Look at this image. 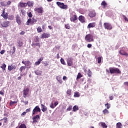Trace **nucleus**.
I'll return each instance as SVG.
<instances>
[{"mask_svg":"<svg viewBox=\"0 0 128 128\" xmlns=\"http://www.w3.org/2000/svg\"><path fill=\"white\" fill-rule=\"evenodd\" d=\"M106 72L108 74H110V72L111 74H120L122 73V72H120V69L116 68H110L109 70L108 69L106 70Z\"/></svg>","mask_w":128,"mask_h":128,"instance_id":"obj_1","label":"nucleus"},{"mask_svg":"<svg viewBox=\"0 0 128 128\" xmlns=\"http://www.w3.org/2000/svg\"><path fill=\"white\" fill-rule=\"evenodd\" d=\"M36 22H38V20L34 18H32V19L30 18H29L26 22V24L27 26H32V24H36Z\"/></svg>","mask_w":128,"mask_h":128,"instance_id":"obj_2","label":"nucleus"},{"mask_svg":"<svg viewBox=\"0 0 128 128\" xmlns=\"http://www.w3.org/2000/svg\"><path fill=\"white\" fill-rule=\"evenodd\" d=\"M128 50V48L126 47H122L120 48V50H119V54L122 56H128V53L126 52V51Z\"/></svg>","mask_w":128,"mask_h":128,"instance_id":"obj_3","label":"nucleus"},{"mask_svg":"<svg viewBox=\"0 0 128 128\" xmlns=\"http://www.w3.org/2000/svg\"><path fill=\"white\" fill-rule=\"evenodd\" d=\"M85 40L88 42H92L94 40V35L92 34H86L85 36Z\"/></svg>","mask_w":128,"mask_h":128,"instance_id":"obj_4","label":"nucleus"},{"mask_svg":"<svg viewBox=\"0 0 128 128\" xmlns=\"http://www.w3.org/2000/svg\"><path fill=\"white\" fill-rule=\"evenodd\" d=\"M70 20L72 22H76V20H78V16L74 12L70 14Z\"/></svg>","mask_w":128,"mask_h":128,"instance_id":"obj_5","label":"nucleus"},{"mask_svg":"<svg viewBox=\"0 0 128 128\" xmlns=\"http://www.w3.org/2000/svg\"><path fill=\"white\" fill-rule=\"evenodd\" d=\"M56 4L58 6H59V8H62V10H68V5H66L62 2H57Z\"/></svg>","mask_w":128,"mask_h":128,"instance_id":"obj_6","label":"nucleus"},{"mask_svg":"<svg viewBox=\"0 0 128 128\" xmlns=\"http://www.w3.org/2000/svg\"><path fill=\"white\" fill-rule=\"evenodd\" d=\"M104 26L106 30H112V26L108 22H104Z\"/></svg>","mask_w":128,"mask_h":128,"instance_id":"obj_7","label":"nucleus"},{"mask_svg":"<svg viewBox=\"0 0 128 128\" xmlns=\"http://www.w3.org/2000/svg\"><path fill=\"white\" fill-rule=\"evenodd\" d=\"M40 115H36V116H34L32 118V124H38V120H40Z\"/></svg>","mask_w":128,"mask_h":128,"instance_id":"obj_8","label":"nucleus"},{"mask_svg":"<svg viewBox=\"0 0 128 128\" xmlns=\"http://www.w3.org/2000/svg\"><path fill=\"white\" fill-rule=\"evenodd\" d=\"M22 64H24V66L27 67V68H32V66H32V62L30 60H23L22 61Z\"/></svg>","mask_w":128,"mask_h":128,"instance_id":"obj_9","label":"nucleus"},{"mask_svg":"<svg viewBox=\"0 0 128 128\" xmlns=\"http://www.w3.org/2000/svg\"><path fill=\"white\" fill-rule=\"evenodd\" d=\"M38 112H40V108L38 106H36L32 110V114L34 116Z\"/></svg>","mask_w":128,"mask_h":128,"instance_id":"obj_10","label":"nucleus"},{"mask_svg":"<svg viewBox=\"0 0 128 128\" xmlns=\"http://www.w3.org/2000/svg\"><path fill=\"white\" fill-rule=\"evenodd\" d=\"M30 93V88H26L23 90V96L26 98Z\"/></svg>","mask_w":128,"mask_h":128,"instance_id":"obj_11","label":"nucleus"},{"mask_svg":"<svg viewBox=\"0 0 128 128\" xmlns=\"http://www.w3.org/2000/svg\"><path fill=\"white\" fill-rule=\"evenodd\" d=\"M34 10L36 14H42L44 12V8L42 7L36 8Z\"/></svg>","mask_w":128,"mask_h":128,"instance_id":"obj_12","label":"nucleus"},{"mask_svg":"<svg viewBox=\"0 0 128 128\" xmlns=\"http://www.w3.org/2000/svg\"><path fill=\"white\" fill-rule=\"evenodd\" d=\"M6 8H3L2 10V13L1 14V16H2L4 18V20H8V12L6 13Z\"/></svg>","mask_w":128,"mask_h":128,"instance_id":"obj_13","label":"nucleus"},{"mask_svg":"<svg viewBox=\"0 0 128 128\" xmlns=\"http://www.w3.org/2000/svg\"><path fill=\"white\" fill-rule=\"evenodd\" d=\"M16 22L19 26H20L22 24V20H20V15L18 14L16 16Z\"/></svg>","mask_w":128,"mask_h":128,"instance_id":"obj_14","label":"nucleus"},{"mask_svg":"<svg viewBox=\"0 0 128 128\" xmlns=\"http://www.w3.org/2000/svg\"><path fill=\"white\" fill-rule=\"evenodd\" d=\"M50 36V34L48 33H43L40 36V38H48Z\"/></svg>","mask_w":128,"mask_h":128,"instance_id":"obj_15","label":"nucleus"},{"mask_svg":"<svg viewBox=\"0 0 128 128\" xmlns=\"http://www.w3.org/2000/svg\"><path fill=\"white\" fill-rule=\"evenodd\" d=\"M16 66L14 65V64H12L10 66H8V70L10 72H12V70H16Z\"/></svg>","mask_w":128,"mask_h":128,"instance_id":"obj_16","label":"nucleus"},{"mask_svg":"<svg viewBox=\"0 0 128 128\" xmlns=\"http://www.w3.org/2000/svg\"><path fill=\"white\" fill-rule=\"evenodd\" d=\"M67 64L68 66H72V59L71 58H68Z\"/></svg>","mask_w":128,"mask_h":128,"instance_id":"obj_17","label":"nucleus"},{"mask_svg":"<svg viewBox=\"0 0 128 128\" xmlns=\"http://www.w3.org/2000/svg\"><path fill=\"white\" fill-rule=\"evenodd\" d=\"M96 14L94 10L90 11L88 14V16L90 18H94V16H96Z\"/></svg>","mask_w":128,"mask_h":128,"instance_id":"obj_18","label":"nucleus"},{"mask_svg":"<svg viewBox=\"0 0 128 128\" xmlns=\"http://www.w3.org/2000/svg\"><path fill=\"white\" fill-rule=\"evenodd\" d=\"M78 18L80 22H82V24H84L85 22L86 18H84V16H79Z\"/></svg>","mask_w":128,"mask_h":128,"instance_id":"obj_19","label":"nucleus"},{"mask_svg":"<svg viewBox=\"0 0 128 128\" xmlns=\"http://www.w3.org/2000/svg\"><path fill=\"white\" fill-rule=\"evenodd\" d=\"M9 24L10 22L6 21L2 22V28H8Z\"/></svg>","mask_w":128,"mask_h":128,"instance_id":"obj_20","label":"nucleus"},{"mask_svg":"<svg viewBox=\"0 0 128 128\" xmlns=\"http://www.w3.org/2000/svg\"><path fill=\"white\" fill-rule=\"evenodd\" d=\"M42 60H44V57H42L34 63V66H38Z\"/></svg>","mask_w":128,"mask_h":128,"instance_id":"obj_21","label":"nucleus"},{"mask_svg":"<svg viewBox=\"0 0 128 128\" xmlns=\"http://www.w3.org/2000/svg\"><path fill=\"white\" fill-rule=\"evenodd\" d=\"M96 26V22L90 23L88 24V28H94Z\"/></svg>","mask_w":128,"mask_h":128,"instance_id":"obj_22","label":"nucleus"},{"mask_svg":"<svg viewBox=\"0 0 128 128\" xmlns=\"http://www.w3.org/2000/svg\"><path fill=\"white\" fill-rule=\"evenodd\" d=\"M41 108H42V110L43 112H46V110H48V108H46V106L44 104H41Z\"/></svg>","mask_w":128,"mask_h":128,"instance_id":"obj_23","label":"nucleus"},{"mask_svg":"<svg viewBox=\"0 0 128 128\" xmlns=\"http://www.w3.org/2000/svg\"><path fill=\"white\" fill-rule=\"evenodd\" d=\"M17 43L18 44V46H19V48H22V44H24V42L22 40H18Z\"/></svg>","mask_w":128,"mask_h":128,"instance_id":"obj_24","label":"nucleus"},{"mask_svg":"<svg viewBox=\"0 0 128 128\" xmlns=\"http://www.w3.org/2000/svg\"><path fill=\"white\" fill-rule=\"evenodd\" d=\"M26 4H27V6H29V7L34 6V2H33L28 1Z\"/></svg>","mask_w":128,"mask_h":128,"instance_id":"obj_25","label":"nucleus"},{"mask_svg":"<svg viewBox=\"0 0 128 128\" xmlns=\"http://www.w3.org/2000/svg\"><path fill=\"white\" fill-rule=\"evenodd\" d=\"M20 8H26V6H27V4L26 3H24V2H20Z\"/></svg>","mask_w":128,"mask_h":128,"instance_id":"obj_26","label":"nucleus"},{"mask_svg":"<svg viewBox=\"0 0 128 128\" xmlns=\"http://www.w3.org/2000/svg\"><path fill=\"white\" fill-rule=\"evenodd\" d=\"M32 46L34 48V46H38V48H40V43H34L32 42Z\"/></svg>","mask_w":128,"mask_h":128,"instance_id":"obj_27","label":"nucleus"},{"mask_svg":"<svg viewBox=\"0 0 128 128\" xmlns=\"http://www.w3.org/2000/svg\"><path fill=\"white\" fill-rule=\"evenodd\" d=\"M116 128H122V125L121 122H118L116 124Z\"/></svg>","mask_w":128,"mask_h":128,"instance_id":"obj_28","label":"nucleus"},{"mask_svg":"<svg viewBox=\"0 0 128 128\" xmlns=\"http://www.w3.org/2000/svg\"><path fill=\"white\" fill-rule=\"evenodd\" d=\"M66 94H68V96H72V90H68L66 91Z\"/></svg>","mask_w":128,"mask_h":128,"instance_id":"obj_29","label":"nucleus"},{"mask_svg":"<svg viewBox=\"0 0 128 128\" xmlns=\"http://www.w3.org/2000/svg\"><path fill=\"white\" fill-rule=\"evenodd\" d=\"M106 4H108L106 2V1H103L101 3V6H103V8H106Z\"/></svg>","mask_w":128,"mask_h":128,"instance_id":"obj_30","label":"nucleus"},{"mask_svg":"<svg viewBox=\"0 0 128 128\" xmlns=\"http://www.w3.org/2000/svg\"><path fill=\"white\" fill-rule=\"evenodd\" d=\"M36 30L38 33L42 32V27H40V26H38L36 28Z\"/></svg>","mask_w":128,"mask_h":128,"instance_id":"obj_31","label":"nucleus"},{"mask_svg":"<svg viewBox=\"0 0 128 128\" xmlns=\"http://www.w3.org/2000/svg\"><path fill=\"white\" fill-rule=\"evenodd\" d=\"M101 126L102 128H108V126L106 125V123L104 122H101Z\"/></svg>","mask_w":128,"mask_h":128,"instance_id":"obj_32","label":"nucleus"},{"mask_svg":"<svg viewBox=\"0 0 128 128\" xmlns=\"http://www.w3.org/2000/svg\"><path fill=\"white\" fill-rule=\"evenodd\" d=\"M35 74H36V76H40V74H42V71L37 70L35 71Z\"/></svg>","mask_w":128,"mask_h":128,"instance_id":"obj_33","label":"nucleus"},{"mask_svg":"<svg viewBox=\"0 0 128 128\" xmlns=\"http://www.w3.org/2000/svg\"><path fill=\"white\" fill-rule=\"evenodd\" d=\"M6 65L4 64H2L0 66V68L4 70H6Z\"/></svg>","mask_w":128,"mask_h":128,"instance_id":"obj_34","label":"nucleus"},{"mask_svg":"<svg viewBox=\"0 0 128 128\" xmlns=\"http://www.w3.org/2000/svg\"><path fill=\"white\" fill-rule=\"evenodd\" d=\"M64 28L66 30H70V24H67L64 25Z\"/></svg>","mask_w":128,"mask_h":128,"instance_id":"obj_35","label":"nucleus"},{"mask_svg":"<svg viewBox=\"0 0 128 128\" xmlns=\"http://www.w3.org/2000/svg\"><path fill=\"white\" fill-rule=\"evenodd\" d=\"M74 96V98H80V93L78 92H75Z\"/></svg>","mask_w":128,"mask_h":128,"instance_id":"obj_36","label":"nucleus"},{"mask_svg":"<svg viewBox=\"0 0 128 128\" xmlns=\"http://www.w3.org/2000/svg\"><path fill=\"white\" fill-rule=\"evenodd\" d=\"M92 72L89 69L88 71V76L89 78H90L92 76Z\"/></svg>","mask_w":128,"mask_h":128,"instance_id":"obj_37","label":"nucleus"},{"mask_svg":"<svg viewBox=\"0 0 128 128\" xmlns=\"http://www.w3.org/2000/svg\"><path fill=\"white\" fill-rule=\"evenodd\" d=\"M82 78V74L79 72V73H78V74L77 75L76 80H79V78Z\"/></svg>","mask_w":128,"mask_h":128,"instance_id":"obj_38","label":"nucleus"},{"mask_svg":"<svg viewBox=\"0 0 128 128\" xmlns=\"http://www.w3.org/2000/svg\"><path fill=\"white\" fill-rule=\"evenodd\" d=\"M26 66H21L19 69L20 72H22V70H26Z\"/></svg>","mask_w":128,"mask_h":128,"instance_id":"obj_39","label":"nucleus"},{"mask_svg":"<svg viewBox=\"0 0 128 128\" xmlns=\"http://www.w3.org/2000/svg\"><path fill=\"white\" fill-rule=\"evenodd\" d=\"M76 110H78V106H74L73 107V112H76Z\"/></svg>","mask_w":128,"mask_h":128,"instance_id":"obj_40","label":"nucleus"},{"mask_svg":"<svg viewBox=\"0 0 128 128\" xmlns=\"http://www.w3.org/2000/svg\"><path fill=\"white\" fill-rule=\"evenodd\" d=\"M60 62L62 64H64V66H66V62H64V60L62 58H61Z\"/></svg>","mask_w":128,"mask_h":128,"instance_id":"obj_41","label":"nucleus"},{"mask_svg":"<svg viewBox=\"0 0 128 128\" xmlns=\"http://www.w3.org/2000/svg\"><path fill=\"white\" fill-rule=\"evenodd\" d=\"M102 112L104 114H108L110 112L106 108L104 110H103Z\"/></svg>","mask_w":128,"mask_h":128,"instance_id":"obj_42","label":"nucleus"},{"mask_svg":"<svg viewBox=\"0 0 128 128\" xmlns=\"http://www.w3.org/2000/svg\"><path fill=\"white\" fill-rule=\"evenodd\" d=\"M8 20H14V15H10L8 16Z\"/></svg>","mask_w":128,"mask_h":128,"instance_id":"obj_43","label":"nucleus"},{"mask_svg":"<svg viewBox=\"0 0 128 128\" xmlns=\"http://www.w3.org/2000/svg\"><path fill=\"white\" fill-rule=\"evenodd\" d=\"M97 60H98V64H100V62H102V57L101 56L98 57Z\"/></svg>","mask_w":128,"mask_h":128,"instance_id":"obj_44","label":"nucleus"},{"mask_svg":"<svg viewBox=\"0 0 128 128\" xmlns=\"http://www.w3.org/2000/svg\"><path fill=\"white\" fill-rule=\"evenodd\" d=\"M14 104H18V102H16V101H11L10 102V104L12 106H14Z\"/></svg>","mask_w":128,"mask_h":128,"instance_id":"obj_45","label":"nucleus"},{"mask_svg":"<svg viewBox=\"0 0 128 128\" xmlns=\"http://www.w3.org/2000/svg\"><path fill=\"white\" fill-rule=\"evenodd\" d=\"M104 106H105L106 107V108L108 110V108H110V104L108 102L106 104H105Z\"/></svg>","mask_w":128,"mask_h":128,"instance_id":"obj_46","label":"nucleus"},{"mask_svg":"<svg viewBox=\"0 0 128 128\" xmlns=\"http://www.w3.org/2000/svg\"><path fill=\"white\" fill-rule=\"evenodd\" d=\"M0 4L2 6H6V4L4 3V2H0Z\"/></svg>","mask_w":128,"mask_h":128,"instance_id":"obj_47","label":"nucleus"},{"mask_svg":"<svg viewBox=\"0 0 128 128\" xmlns=\"http://www.w3.org/2000/svg\"><path fill=\"white\" fill-rule=\"evenodd\" d=\"M122 18L126 22H128V18H126V16L122 15Z\"/></svg>","mask_w":128,"mask_h":128,"instance_id":"obj_48","label":"nucleus"},{"mask_svg":"<svg viewBox=\"0 0 128 128\" xmlns=\"http://www.w3.org/2000/svg\"><path fill=\"white\" fill-rule=\"evenodd\" d=\"M18 128H26V124H21Z\"/></svg>","mask_w":128,"mask_h":128,"instance_id":"obj_49","label":"nucleus"},{"mask_svg":"<svg viewBox=\"0 0 128 128\" xmlns=\"http://www.w3.org/2000/svg\"><path fill=\"white\" fill-rule=\"evenodd\" d=\"M56 80H58L59 82H60V84L62 83V79H60V77H58L56 78Z\"/></svg>","mask_w":128,"mask_h":128,"instance_id":"obj_50","label":"nucleus"},{"mask_svg":"<svg viewBox=\"0 0 128 128\" xmlns=\"http://www.w3.org/2000/svg\"><path fill=\"white\" fill-rule=\"evenodd\" d=\"M28 16L30 18H32V12H30L28 14Z\"/></svg>","mask_w":128,"mask_h":128,"instance_id":"obj_51","label":"nucleus"},{"mask_svg":"<svg viewBox=\"0 0 128 128\" xmlns=\"http://www.w3.org/2000/svg\"><path fill=\"white\" fill-rule=\"evenodd\" d=\"M4 120V122L6 124V122H8V118H4L3 119H1L0 120Z\"/></svg>","mask_w":128,"mask_h":128,"instance_id":"obj_52","label":"nucleus"},{"mask_svg":"<svg viewBox=\"0 0 128 128\" xmlns=\"http://www.w3.org/2000/svg\"><path fill=\"white\" fill-rule=\"evenodd\" d=\"M72 106H69V107L67 108V110L68 111H70V110H72Z\"/></svg>","mask_w":128,"mask_h":128,"instance_id":"obj_53","label":"nucleus"},{"mask_svg":"<svg viewBox=\"0 0 128 128\" xmlns=\"http://www.w3.org/2000/svg\"><path fill=\"white\" fill-rule=\"evenodd\" d=\"M50 108H55L54 106V103L52 102L50 104Z\"/></svg>","mask_w":128,"mask_h":128,"instance_id":"obj_54","label":"nucleus"},{"mask_svg":"<svg viewBox=\"0 0 128 128\" xmlns=\"http://www.w3.org/2000/svg\"><path fill=\"white\" fill-rule=\"evenodd\" d=\"M11 4H12V2H10V0L6 2V6H10V5Z\"/></svg>","mask_w":128,"mask_h":128,"instance_id":"obj_55","label":"nucleus"},{"mask_svg":"<svg viewBox=\"0 0 128 128\" xmlns=\"http://www.w3.org/2000/svg\"><path fill=\"white\" fill-rule=\"evenodd\" d=\"M22 102H24V104L26 106V104H28V100H26V101L23 100Z\"/></svg>","mask_w":128,"mask_h":128,"instance_id":"obj_56","label":"nucleus"},{"mask_svg":"<svg viewBox=\"0 0 128 128\" xmlns=\"http://www.w3.org/2000/svg\"><path fill=\"white\" fill-rule=\"evenodd\" d=\"M13 52H12V54L16 52V46H13Z\"/></svg>","mask_w":128,"mask_h":128,"instance_id":"obj_57","label":"nucleus"},{"mask_svg":"<svg viewBox=\"0 0 128 128\" xmlns=\"http://www.w3.org/2000/svg\"><path fill=\"white\" fill-rule=\"evenodd\" d=\"M21 13L23 16H24V14H26V12L22 10H21Z\"/></svg>","mask_w":128,"mask_h":128,"instance_id":"obj_58","label":"nucleus"},{"mask_svg":"<svg viewBox=\"0 0 128 128\" xmlns=\"http://www.w3.org/2000/svg\"><path fill=\"white\" fill-rule=\"evenodd\" d=\"M58 101L55 102L54 103V106L56 107V106H58Z\"/></svg>","mask_w":128,"mask_h":128,"instance_id":"obj_59","label":"nucleus"},{"mask_svg":"<svg viewBox=\"0 0 128 128\" xmlns=\"http://www.w3.org/2000/svg\"><path fill=\"white\" fill-rule=\"evenodd\" d=\"M4 52H6V50H2L0 51V54H4Z\"/></svg>","mask_w":128,"mask_h":128,"instance_id":"obj_60","label":"nucleus"},{"mask_svg":"<svg viewBox=\"0 0 128 128\" xmlns=\"http://www.w3.org/2000/svg\"><path fill=\"white\" fill-rule=\"evenodd\" d=\"M92 45L90 44H88L87 45V48H92Z\"/></svg>","mask_w":128,"mask_h":128,"instance_id":"obj_61","label":"nucleus"},{"mask_svg":"<svg viewBox=\"0 0 128 128\" xmlns=\"http://www.w3.org/2000/svg\"><path fill=\"white\" fill-rule=\"evenodd\" d=\"M40 42V40H38V38L36 37V40H35V42Z\"/></svg>","mask_w":128,"mask_h":128,"instance_id":"obj_62","label":"nucleus"},{"mask_svg":"<svg viewBox=\"0 0 128 128\" xmlns=\"http://www.w3.org/2000/svg\"><path fill=\"white\" fill-rule=\"evenodd\" d=\"M124 86H128V82H124Z\"/></svg>","mask_w":128,"mask_h":128,"instance_id":"obj_63","label":"nucleus"},{"mask_svg":"<svg viewBox=\"0 0 128 128\" xmlns=\"http://www.w3.org/2000/svg\"><path fill=\"white\" fill-rule=\"evenodd\" d=\"M63 80H66V76H64L62 78Z\"/></svg>","mask_w":128,"mask_h":128,"instance_id":"obj_64","label":"nucleus"}]
</instances>
